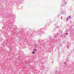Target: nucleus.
I'll return each instance as SVG.
<instances>
[{
  "label": "nucleus",
  "instance_id": "obj_1",
  "mask_svg": "<svg viewBox=\"0 0 74 74\" xmlns=\"http://www.w3.org/2000/svg\"><path fill=\"white\" fill-rule=\"evenodd\" d=\"M34 53H35V52H34V51H33V52H32V53L34 54Z\"/></svg>",
  "mask_w": 74,
  "mask_h": 74
},
{
  "label": "nucleus",
  "instance_id": "obj_2",
  "mask_svg": "<svg viewBox=\"0 0 74 74\" xmlns=\"http://www.w3.org/2000/svg\"><path fill=\"white\" fill-rule=\"evenodd\" d=\"M67 21H69V20L68 19V18H67Z\"/></svg>",
  "mask_w": 74,
  "mask_h": 74
},
{
  "label": "nucleus",
  "instance_id": "obj_3",
  "mask_svg": "<svg viewBox=\"0 0 74 74\" xmlns=\"http://www.w3.org/2000/svg\"><path fill=\"white\" fill-rule=\"evenodd\" d=\"M70 18V17H68L67 18Z\"/></svg>",
  "mask_w": 74,
  "mask_h": 74
},
{
  "label": "nucleus",
  "instance_id": "obj_4",
  "mask_svg": "<svg viewBox=\"0 0 74 74\" xmlns=\"http://www.w3.org/2000/svg\"><path fill=\"white\" fill-rule=\"evenodd\" d=\"M36 51V49H35V51Z\"/></svg>",
  "mask_w": 74,
  "mask_h": 74
},
{
  "label": "nucleus",
  "instance_id": "obj_5",
  "mask_svg": "<svg viewBox=\"0 0 74 74\" xmlns=\"http://www.w3.org/2000/svg\"><path fill=\"white\" fill-rule=\"evenodd\" d=\"M63 6H64V5H63Z\"/></svg>",
  "mask_w": 74,
  "mask_h": 74
},
{
  "label": "nucleus",
  "instance_id": "obj_6",
  "mask_svg": "<svg viewBox=\"0 0 74 74\" xmlns=\"http://www.w3.org/2000/svg\"><path fill=\"white\" fill-rule=\"evenodd\" d=\"M62 14H63V13H62Z\"/></svg>",
  "mask_w": 74,
  "mask_h": 74
}]
</instances>
